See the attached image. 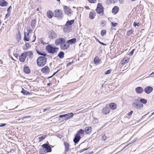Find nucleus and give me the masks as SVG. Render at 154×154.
<instances>
[{"mask_svg": "<svg viewBox=\"0 0 154 154\" xmlns=\"http://www.w3.org/2000/svg\"><path fill=\"white\" fill-rule=\"evenodd\" d=\"M51 145H50L48 143H44L42 145V148L39 150L40 154H46L47 153L50 152L52 151Z\"/></svg>", "mask_w": 154, "mask_h": 154, "instance_id": "obj_1", "label": "nucleus"}, {"mask_svg": "<svg viewBox=\"0 0 154 154\" xmlns=\"http://www.w3.org/2000/svg\"><path fill=\"white\" fill-rule=\"evenodd\" d=\"M47 60V58L45 57H39L37 60V65L39 67L43 66L46 64Z\"/></svg>", "mask_w": 154, "mask_h": 154, "instance_id": "obj_2", "label": "nucleus"}, {"mask_svg": "<svg viewBox=\"0 0 154 154\" xmlns=\"http://www.w3.org/2000/svg\"><path fill=\"white\" fill-rule=\"evenodd\" d=\"M133 107L137 110H140L143 109V105L139 103V99H135L132 103Z\"/></svg>", "mask_w": 154, "mask_h": 154, "instance_id": "obj_3", "label": "nucleus"}, {"mask_svg": "<svg viewBox=\"0 0 154 154\" xmlns=\"http://www.w3.org/2000/svg\"><path fill=\"white\" fill-rule=\"evenodd\" d=\"M46 49L48 53L54 54L57 52L59 48L56 47H54L50 45H48L46 46Z\"/></svg>", "mask_w": 154, "mask_h": 154, "instance_id": "obj_4", "label": "nucleus"}, {"mask_svg": "<svg viewBox=\"0 0 154 154\" xmlns=\"http://www.w3.org/2000/svg\"><path fill=\"white\" fill-rule=\"evenodd\" d=\"M103 10L104 8L102 4L100 3H98L96 9V12L98 14H100L101 15H103L104 14Z\"/></svg>", "mask_w": 154, "mask_h": 154, "instance_id": "obj_5", "label": "nucleus"}, {"mask_svg": "<svg viewBox=\"0 0 154 154\" xmlns=\"http://www.w3.org/2000/svg\"><path fill=\"white\" fill-rule=\"evenodd\" d=\"M66 40V39L63 38H57L55 41V44L56 45H60V46L62 44H64L65 43Z\"/></svg>", "mask_w": 154, "mask_h": 154, "instance_id": "obj_6", "label": "nucleus"}, {"mask_svg": "<svg viewBox=\"0 0 154 154\" xmlns=\"http://www.w3.org/2000/svg\"><path fill=\"white\" fill-rule=\"evenodd\" d=\"M63 11L61 10H56L54 11V16L58 18H61L63 17Z\"/></svg>", "mask_w": 154, "mask_h": 154, "instance_id": "obj_7", "label": "nucleus"}, {"mask_svg": "<svg viewBox=\"0 0 154 154\" xmlns=\"http://www.w3.org/2000/svg\"><path fill=\"white\" fill-rule=\"evenodd\" d=\"M26 52H24L22 53L19 57V60L22 63L25 62L26 57H27Z\"/></svg>", "mask_w": 154, "mask_h": 154, "instance_id": "obj_8", "label": "nucleus"}, {"mask_svg": "<svg viewBox=\"0 0 154 154\" xmlns=\"http://www.w3.org/2000/svg\"><path fill=\"white\" fill-rule=\"evenodd\" d=\"M48 37L51 39L55 38L57 36V35L55 32L52 30L49 31L48 32Z\"/></svg>", "mask_w": 154, "mask_h": 154, "instance_id": "obj_9", "label": "nucleus"}, {"mask_svg": "<svg viewBox=\"0 0 154 154\" xmlns=\"http://www.w3.org/2000/svg\"><path fill=\"white\" fill-rule=\"evenodd\" d=\"M74 20L67 21L65 24V27L63 29L64 31H65L66 30V28L69 26H70L72 25L74 23Z\"/></svg>", "mask_w": 154, "mask_h": 154, "instance_id": "obj_10", "label": "nucleus"}, {"mask_svg": "<svg viewBox=\"0 0 154 154\" xmlns=\"http://www.w3.org/2000/svg\"><path fill=\"white\" fill-rule=\"evenodd\" d=\"M64 10L65 13L68 15H69L72 12L71 9L67 6H64Z\"/></svg>", "mask_w": 154, "mask_h": 154, "instance_id": "obj_11", "label": "nucleus"}, {"mask_svg": "<svg viewBox=\"0 0 154 154\" xmlns=\"http://www.w3.org/2000/svg\"><path fill=\"white\" fill-rule=\"evenodd\" d=\"M42 72L45 74H48L50 72L49 67L47 66H45L42 68L41 69Z\"/></svg>", "mask_w": 154, "mask_h": 154, "instance_id": "obj_12", "label": "nucleus"}, {"mask_svg": "<svg viewBox=\"0 0 154 154\" xmlns=\"http://www.w3.org/2000/svg\"><path fill=\"white\" fill-rule=\"evenodd\" d=\"M69 45L68 43L65 44H62L60 45V48L61 50H65L67 49L69 47Z\"/></svg>", "mask_w": 154, "mask_h": 154, "instance_id": "obj_13", "label": "nucleus"}, {"mask_svg": "<svg viewBox=\"0 0 154 154\" xmlns=\"http://www.w3.org/2000/svg\"><path fill=\"white\" fill-rule=\"evenodd\" d=\"M153 89V88L152 87L148 86L145 88L144 91L146 93L149 94L152 92Z\"/></svg>", "mask_w": 154, "mask_h": 154, "instance_id": "obj_14", "label": "nucleus"}, {"mask_svg": "<svg viewBox=\"0 0 154 154\" xmlns=\"http://www.w3.org/2000/svg\"><path fill=\"white\" fill-rule=\"evenodd\" d=\"M143 89L140 87H138L135 88L136 92L138 94L142 93L143 91Z\"/></svg>", "mask_w": 154, "mask_h": 154, "instance_id": "obj_15", "label": "nucleus"}, {"mask_svg": "<svg viewBox=\"0 0 154 154\" xmlns=\"http://www.w3.org/2000/svg\"><path fill=\"white\" fill-rule=\"evenodd\" d=\"M109 112L110 109L109 108L107 107H104L102 110V113L104 114H107Z\"/></svg>", "mask_w": 154, "mask_h": 154, "instance_id": "obj_16", "label": "nucleus"}, {"mask_svg": "<svg viewBox=\"0 0 154 154\" xmlns=\"http://www.w3.org/2000/svg\"><path fill=\"white\" fill-rule=\"evenodd\" d=\"M81 138V136H79L76 134H75V137L73 139V142L75 144L77 143L80 140Z\"/></svg>", "mask_w": 154, "mask_h": 154, "instance_id": "obj_17", "label": "nucleus"}, {"mask_svg": "<svg viewBox=\"0 0 154 154\" xmlns=\"http://www.w3.org/2000/svg\"><path fill=\"white\" fill-rule=\"evenodd\" d=\"M119 10V8L117 6H115L112 9V12L114 14H116Z\"/></svg>", "mask_w": 154, "mask_h": 154, "instance_id": "obj_18", "label": "nucleus"}, {"mask_svg": "<svg viewBox=\"0 0 154 154\" xmlns=\"http://www.w3.org/2000/svg\"><path fill=\"white\" fill-rule=\"evenodd\" d=\"M84 130V132H85L86 134H89L92 131V128L91 126L86 127Z\"/></svg>", "mask_w": 154, "mask_h": 154, "instance_id": "obj_19", "label": "nucleus"}, {"mask_svg": "<svg viewBox=\"0 0 154 154\" xmlns=\"http://www.w3.org/2000/svg\"><path fill=\"white\" fill-rule=\"evenodd\" d=\"M64 145L65 146V150L64 152H65L66 153V152L69 151V144L67 142H65L64 143Z\"/></svg>", "mask_w": 154, "mask_h": 154, "instance_id": "obj_20", "label": "nucleus"}, {"mask_svg": "<svg viewBox=\"0 0 154 154\" xmlns=\"http://www.w3.org/2000/svg\"><path fill=\"white\" fill-rule=\"evenodd\" d=\"M54 14L52 11L50 10L47 11L46 15L48 17L49 19L51 18L53 16Z\"/></svg>", "mask_w": 154, "mask_h": 154, "instance_id": "obj_21", "label": "nucleus"}, {"mask_svg": "<svg viewBox=\"0 0 154 154\" xmlns=\"http://www.w3.org/2000/svg\"><path fill=\"white\" fill-rule=\"evenodd\" d=\"M84 134V131L82 129H80L75 134L78 136H81Z\"/></svg>", "mask_w": 154, "mask_h": 154, "instance_id": "obj_22", "label": "nucleus"}, {"mask_svg": "<svg viewBox=\"0 0 154 154\" xmlns=\"http://www.w3.org/2000/svg\"><path fill=\"white\" fill-rule=\"evenodd\" d=\"M8 4V2L5 0H0V5L2 7H6Z\"/></svg>", "mask_w": 154, "mask_h": 154, "instance_id": "obj_23", "label": "nucleus"}, {"mask_svg": "<svg viewBox=\"0 0 154 154\" xmlns=\"http://www.w3.org/2000/svg\"><path fill=\"white\" fill-rule=\"evenodd\" d=\"M96 15V13L94 11H91L89 14V17L91 19L94 18Z\"/></svg>", "mask_w": 154, "mask_h": 154, "instance_id": "obj_24", "label": "nucleus"}, {"mask_svg": "<svg viewBox=\"0 0 154 154\" xmlns=\"http://www.w3.org/2000/svg\"><path fill=\"white\" fill-rule=\"evenodd\" d=\"M74 115V114L72 112L68 113L65 114L66 118L65 119H69L72 118Z\"/></svg>", "mask_w": 154, "mask_h": 154, "instance_id": "obj_25", "label": "nucleus"}, {"mask_svg": "<svg viewBox=\"0 0 154 154\" xmlns=\"http://www.w3.org/2000/svg\"><path fill=\"white\" fill-rule=\"evenodd\" d=\"M76 42V38H73L67 41V43H68L69 44H72L75 43Z\"/></svg>", "mask_w": 154, "mask_h": 154, "instance_id": "obj_26", "label": "nucleus"}, {"mask_svg": "<svg viewBox=\"0 0 154 154\" xmlns=\"http://www.w3.org/2000/svg\"><path fill=\"white\" fill-rule=\"evenodd\" d=\"M23 71L26 73L28 74L30 72V70L28 66H25L23 68Z\"/></svg>", "mask_w": 154, "mask_h": 154, "instance_id": "obj_27", "label": "nucleus"}, {"mask_svg": "<svg viewBox=\"0 0 154 154\" xmlns=\"http://www.w3.org/2000/svg\"><path fill=\"white\" fill-rule=\"evenodd\" d=\"M138 98L139 102H140L142 103L145 104L147 103V100L144 98H141L139 97H138Z\"/></svg>", "mask_w": 154, "mask_h": 154, "instance_id": "obj_28", "label": "nucleus"}, {"mask_svg": "<svg viewBox=\"0 0 154 154\" xmlns=\"http://www.w3.org/2000/svg\"><path fill=\"white\" fill-rule=\"evenodd\" d=\"M110 108L113 110L115 109L116 108V105L115 103H111L109 105Z\"/></svg>", "mask_w": 154, "mask_h": 154, "instance_id": "obj_29", "label": "nucleus"}, {"mask_svg": "<svg viewBox=\"0 0 154 154\" xmlns=\"http://www.w3.org/2000/svg\"><path fill=\"white\" fill-rule=\"evenodd\" d=\"M100 61V60L99 59V58L97 56L95 57L94 60V63L95 64H98Z\"/></svg>", "mask_w": 154, "mask_h": 154, "instance_id": "obj_30", "label": "nucleus"}, {"mask_svg": "<svg viewBox=\"0 0 154 154\" xmlns=\"http://www.w3.org/2000/svg\"><path fill=\"white\" fill-rule=\"evenodd\" d=\"M25 52L27 53V57L28 56L29 58L31 59L33 57V54L32 52L31 51H29L28 52Z\"/></svg>", "mask_w": 154, "mask_h": 154, "instance_id": "obj_31", "label": "nucleus"}, {"mask_svg": "<svg viewBox=\"0 0 154 154\" xmlns=\"http://www.w3.org/2000/svg\"><path fill=\"white\" fill-rule=\"evenodd\" d=\"M22 88V90L21 91V92L24 95H28L30 94L31 93L28 91L27 90H24L23 88Z\"/></svg>", "mask_w": 154, "mask_h": 154, "instance_id": "obj_32", "label": "nucleus"}, {"mask_svg": "<svg viewBox=\"0 0 154 154\" xmlns=\"http://www.w3.org/2000/svg\"><path fill=\"white\" fill-rule=\"evenodd\" d=\"M36 51L38 54L43 56V57H45L46 56L47 54L45 53V52H40L37 49L36 50Z\"/></svg>", "mask_w": 154, "mask_h": 154, "instance_id": "obj_33", "label": "nucleus"}, {"mask_svg": "<svg viewBox=\"0 0 154 154\" xmlns=\"http://www.w3.org/2000/svg\"><path fill=\"white\" fill-rule=\"evenodd\" d=\"M64 53L62 51H60L57 57H59L60 59H62L64 57Z\"/></svg>", "mask_w": 154, "mask_h": 154, "instance_id": "obj_34", "label": "nucleus"}, {"mask_svg": "<svg viewBox=\"0 0 154 154\" xmlns=\"http://www.w3.org/2000/svg\"><path fill=\"white\" fill-rule=\"evenodd\" d=\"M129 59L128 58L125 57V58L123 59L121 61L122 64H124L127 63L129 62Z\"/></svg>", "mask_w": 154, "mask_h": 154, "instance_id": "obj_35", "label": "nucleus"}, {"mask_svg": "<svg viewBox=\"0 0 154 154\" xmlns=\"http://www.w3.org/2000/svg\"><path fill=\"white\" fill-rule=\"evenodd\" d=\"M16 35V39L19 42L21 40V34L19 31H18V34H17Z\"/></svg>", "mask_w": 154, "mask_h": 154, "instance_id": "obj_36", "label": "nucleus"}, {"mask_svg": "<svg viewBox=\"0 0 154 154\" xmlns=\"http://www.w3.org/2000/svg\"><path fill=\"white\" fill-rule=\"evenodd\" d=\"M24 40L25 41L28 42L29 41V37H28L26 36V33L25 32H24Z\"/></svg>", "mask_w": 154, "mask_h": 154, "instance_id": "obj_37", "label": "nucleus"}, {"mask_svg": "<svg viewBox=\"0 0 154 154\" xmlns=\"http://www.w3.org/2000/svg\"><path fill=\"white\" fill-rule=\"evenodd\" d=\"M46 137V135L41 136L40 137H39L38 138V139L39 140V142H41Z\"/></svg>", "mask_w": 154, "mask_h": 154, "instance_id": "obj_38", "label": "nucleus"}, {"mask_svg": "<svg viewBox=\"0 0 154 154\" xmlns=\"http://www.w3.org/2000/svg\"><path fill=\"white\" fill-rule=\"evenodd\" d=\"M31 25L32 28L34 27L35 25V20H31Z\"/></svg>", "mask_w": 154, "mask_h": 154, "instance_id": "obj_39", "label": "nucleus"}, {"mask_svg": "<svg viewBox=\"0 0 154 154\" xmlns=\"http://www.w3.org/2000/svg\"><path fill=\"white\" fill-rule=\"evenodd\" d=\"M106 31L105 30H102L101 31L100 34L102 36H104L106 34Z\"/></svg>", "mask_w": 154, "mask_h": 154, "instance_id": "obj_40", "label": "nucleus"}, {"mask_svg": "<svg viewBox=\"0 0 154 154\" xmlns=\"http://www.w3.org/2000/svg\"><path fill=\"white\" fill-rule=\"evenodd\" d=\"M133 34V31L132 30H129L127 31V35L128 36H130L131 35Z\"/></svg>", "mask_w": 154, "mask_h": 154, "instance_id": "obj_41", "label": "nucleus"}, {"mask_svg": "<svg viewBox=\"0 0 154 154\" xmlns=\"http://www.w3.org/2000/svg\"><path fill=\"white\" fill-rule=\"evenodd\" d=\"M112 71L111 69H109L105 72V74L106 75H108Z\"/></svg>", "mask_w": 154, "mask_h": 154, "instance_id": "obj_42", "label": "nucleus"}, {"mask_svg": "<svg viewBox=\"0 0 154 154\" xmlns=\"http://www.w3.org/2000/svg\"><path fill=\"white\" fill-rule=\"evenodd\" d=\"M118 0H109V3L111 4L112 3H114L116 2H117Z\"/></svg>", "mask_w": 154, "mask_h": 154, "instance_id": "obj_43", "label": "nucleus"}, {"mask_svg": "<svg viewBox=\"0 0 154 154\" xmlns=\"http://www.w3.org/2000/svg\"><path fill=\"white\" fill-rule=\"evenodd\" d=\"M108 138L105 134L102 137V139L103 141H105Z\"/></svg>", "mask_w": 154, "mask_h": 154, "instance_id": "obj_44", "label": "nucleus"}, {"mask_svg": "<svg viewBox=\"0 0 154 154\" xmlns=\"http://www.w3.org/2000/svg\"><path fill=\"white\" fill-rule=\"evenodd\" d=\"M96 41L98 42H99L100 44L102 45H106L104 43H103L100 42L99 40L97 38H96Z\"/></svg>", "mask_w": 154, "mask_h": 154, "instance_id": "obj_45", "label": "nucleus"}, {"mask_svg": "<svg viewBox=\"0 0 154 154\" xmlns=\"http://www.w3.org/2000/svg\"><path fill=\"white\" fill-rule=\"evenodd\" d=\"M10 12H8L5 15V18H8L10 16Z\"/></svg>", "mask_w": 154, "mask_h": 154, "instance_id": "obj_46", "label": "nucleus"}, {"mask_svg": "<svg viewBox=\"0 0 154 154\" xmlns=\"http://www.w3.org/2000/svg\"><path fill=\"white\" fill-rule=\"evenodd\" d=\"M111 24L113 27H116L118 25V23H114L113 22H112Z\"/></svg>", "mask_w": 154, "mask_h": 154, "instance_id": "obj_47", "label": "nucleus"}, {"mask_svg": "<svg viewBox=\"0 0 154 154\" xmlns=\"http://www.w3.org/2000/svg\"><path fill=\"white\" fill-rule=\"evenodd\" d=\"M135 50V49H133L131 51H130L128 55H129L130 56H132Z\"/></svg>", "mask_w": 154, "mask_h": 154, "instance_id": "obj_48", "label": "nucleus"}, {"mask_svg": "<svg viewBox=\"0 0 154 154\" xmlns=\"http://www.w3.org/2000/svg\"><path fill=\"white\" fill-rule=\"evenodd\" d=\"M140 23H136L135 22H134L133 25L135 27H136V26H139V25H140Z\"/></svg>", "mask_w": 154, "mask_h": 154, "instance_id": "obj_49", "label": "nucleus"}, {"mask_svg": "<svg viewBox=\"0 0 154 154\" xmlns=\"http://www.w3.org/2000/svg\"><path fill=\"white\" fill-rule=\"evenodd\" d=\"M88 1L90 3H95L96 0H88Z\"/></svg>", "mask_w": 154, "mask_h": 154, "instance_id": "obj_50", "label": "nucleus"}, {"mask_svg": "<svg viewBox=\"0 0 154 154\" xmlns=\"http://www.w3.org/2000/svg\"><path fill=\"white\" fill-rule=\"evenodd\" d=\"M88 148H85L84 149H82L81 150H80L79 151V152L80 153H81V152H83V151H85V150H87Z\"/></svg>", "mask_w": 154, "mask_h": 154, "instance_id": "obj_51", "label": "nucleus"}, {"mask_svg": "<svg viewBox=\"0 0 154 154\" xmlns=\"http://www.w3.org/2000/svg\"><path fill=\"white\" fill-rule=\"evenodd\" d=\"M30 117V116H25L22 118V119H19V120H21L22 121H24V119Z\"/></svg>", "mask_w": 154, "mask_h": 154, "instance_id": "obj_52", "label": "nucleus"}, {"mask_svg": "<svg viewBox=\"0 0 154 154\" xmlns=\"http://www.w3.org/2000/svg\"><path fill=\"white\" fill-rule=\"evenodd\" d=\"M101 24L103 26H105L106 25V22L105 20H103L101 21Z\"/></svg>", "mask_w": 154, "mask_h": 154, "instance_id": "obj_53", "label": "nucleus"}, {"mask_svg": "<svg viewBox=\"0 0 154 154\" xmlns=\"http://www.w3.org/2000/svg\"><path fill=\"white\" fill-rule=\"evenodd\" d=\"M29 43H26L25 44V46H26L25 49H28L29 46Z\"/></svg>", "mask_w": 154, "mask_h": 154, "instance_id": "obj_54", "label": "nucleus"}, {"mask_svg": "<svg viewBox=\"0 0 154 154\" xmlns=\"http://www.w3.org/2000/svg\"><path fill=\"white\" fill-rule=\"evenodd\" d=\"M60 71V69H59L58 70H57V71L55 72L53 74V75H52L50 77H49V78H51V77H52L54 75H55L56 73H58L59 71Z\"/></svg>", "mask_w": 154, "mask_h": 154, "instance_id": "obj_55", "label": "nucleus"}, {"mask_svg": "<svg viewBox=\"0 0 154 154\" xmlns=\"http://www.w3.org/2000/svg\"><path fill=\"white\" fill-rule=\"evenodd\" d=\"M43 111L44 112H45V111H49L51 110L50 108H48L47 109H43Z\"/></svg>", "mask_w": 154, "mask_h": 154, "instance_id": "obj_56", "label": "nucleus"}, {"mask_svg": "<svg viewBox=\"0 0 154 154\" xmlns=\"http://www.w3.org/2000/svg\"><path fill=\"white\" fill-rule=\"evenodd\" d=\"M6 123H2L0 124V127H3L5 126L6 125Z\"/></svg>", "mask_w": 154, "mask_h": 154, "instance_id": "obj_57", "label": "nucleus"}, {"mask_svg": "<svg viewBox=\"0 0 154 154\" xmlns=\"http://www.w3.org/2000/svg\"><path fill=\"white\" fill-rule=\"evenodd\" d=\"M59 117L60 118H66L65 114L60 115L59 116Z\"/></svg>", "mask_w": 154, "mask_h": 154, "instance_id": "obj_58", "label": "nucleus"}, {"mask_svg": "<svg viewBox=\"0 0 154 154\" xmlns=\"http://www.w3.org/2000/svg\"><path fill=\"white\" fill-rule=\"evenodd\" d=\"M73 63V62L72 61V62H69V63L67 65H66V66L67 67H68L69 66H70Z\"/></svg>", "mask_w": 154, "mask_h": 154, "instance_id": "obj_59", "label": "nucleus"}, {"mask_svg": "<svg viewBox=\"0 0 154 154\" xmlns=\"http://www.w3.org/2000/svg\"><path fill=\"white\" fill-rule=\"evenodd\" d=\"M12 8V7L11 6H10L7 9V12H10V10Z\"/></svg>", "mask_w": 154, "mask_h": 154, "instance_id": "obj_60", "label": "nucleus"}, {"mask_svg": "<svg viewBox=\"0 0 154 154\" xmlns=\"http://www.w3.org/2000/svg\"><path fill=\"white\" fill-rule=\"evenodd\" d=\"M27 31H28V32L29 33H30L32 31V30L31 29H28L27 30Z\"/></svg>", "mask_w": 154, "mask_h": 154, "instance_id": "obj_61", "label": "nucleus"}, {"mask_svg": "<svg viewBox=\"0 0 154 154\" xmlns=\"http://www.w3.org/2000/svg\"><path fill=\"white\" fill-rule=\"evenodd\" d=\"M133 113V111H131L128 113V115H129V116L131 115Z\"/></svg>", "mask_w": 154, "mask_h": 154, "instance_id": "obj_62", "label": "nucleus"}, {"mask_svg": "<svg viewBox=\"0 0 154 154\" xmlns=\"http://www.w3.org/2000/svg\"><path fill=\"white\" fill-rule=\"evenodd\" d=\"M25 48H26V46H25V45H23V49L24 50H27L28 49H25Z\"/></svg>", "mask_w": 154, "mask_h": 154, "instance_id": "obj_63", "label": "nucleus"}, {"mask_svg": "<svg viewBox=\"0 0 154 154\" xmlns=\"http://www.w3.org/2000/svg\"><path fill=\"white\" fill-rule=\"evenodd\" d=\"M94 153V152L92 151V152H91L89 153L88 154H93Z\"/></svg>", "mask_w": 154, "mask_h": 154, "instance_id": "obj_64", "label": "nucleus"}]
</instances>
